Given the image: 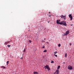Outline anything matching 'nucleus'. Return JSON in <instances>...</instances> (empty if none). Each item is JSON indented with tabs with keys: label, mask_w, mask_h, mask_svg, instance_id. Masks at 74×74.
Segmentation results:
<instances>
[{
	"label": "nucleus",
	"mask_w": 74,
	"mask_h": 74,
	"mask_svg": "<svg viewBox=\"0 0 74 74\" xmlns=\"http://www.w3.org/2000/svg\"><path fill=\"white\" fill-rule=\"evenodd\" d=\"M60 67V66H59L57 67V69H59V68Z\"/></svg>",
	"instance_id": "nucleus-13"
},
{
	"label": "nucleus",
	"mask_w": 74,
	"mask_h": 74,
	"mask_svg": "<svg viewBox=\"0 0 74 74\" xmlns=\"http://www.w3.org/2000/svg\"><path fill=\"white\" fill-rule=\"evenodd\" d=\"M47 52V50H45L43 52Z\"/></svg>",
	"instance_id": "nucleus-14"
},
{
	"label": "nucleus",
	"mask_w": 74,
	"mask_h": 74,
	"mask_svg": "<svg viewBox=\"0 0 74 74\" xmlns=\"http://www.w3.org/2000/svg\"><path fill=\"white\" fill-rule=\"evenodd\" d=\"M61 18H62V19H64L65 20H66V16H61Z\"/></svg>",
	"instance_id": "nucleus-6"
},
{
	"label": "nucleus",
	"mask_w": 74,
	"mask_h": 74,
	"mask_svg": "<svg viewBox=\"0 0 74 74\" xmlns=\"http://www.w3.org/2000/svg\"><path fill=\"white\" fill-rule=\"evenodd\" d=\"M68 69H69V70H71L73 69V68L72 67V66H71L69 65L68 66Z\"/></svg>",
	"instance_id": "nucleus-7"
},
{
	"label": "nucleus",
	"mask_w": 74,
	"mask_h": 74,
	"mask_svg": "<svg viewBox=\"0 0 74 74\" xmlns=\"http://www.w3.org/2000/svg\"><path fill=\"white\" fill-rule=\"evenodd\" d=\"M42 48H45V46H43V47H42Z\"/></svg>",
	"instance_id": "nucleus-23"
},
{
	"label": "nucleus",
	"mask_w": 74,
	"mask_h": 74,
	"mask_svg": "<svg viewBox=\"0 0 74 74\" xmlns=\"http://www.w3.org/2000/svg\"><path fill=\"white\" fill-rule=\"evenodd\" d=\"M20 59H23V58L21 57V58H20Z\"/></svg>",
	"instance_id": "nucleus-25"
},
{
	"label": "nucleus",
	"mask_w": 74,
	"mask_h": 74,
	"mask_svg": "<svg viewBox=\"0 0 74 74\" xmlns=\"http://www.w3.org/2000/svg\"><path fill=\"white\" fill-rule=\"evenodd\" d=\"M51 15H49V17H51Z\"/></svg>",
	"instance_id": "nucleus-27"
},
{
	"label": "nucleus",
	"mask_w": 74,
	"mask_h": 74,
	"mask_svg": "<svg viewBox=\"0 0 74 74\" xmlns=\"http://www.w3.org/2000/svg\"><path fill=\"white\" fill-rule=\"evenodd\" d=\"M49 13H51V12H49Z\"/></svg>",
	"instance_id": "nucleus-32"
},
{
	"label": "nucleus",
	"mask_w": 74,
	"mask_h": 74,
	"mask_svg": "<svg viewBox=\"0 0 74 74\" xmlns=\"http://www.w3.org/2000/svg\"><path fill=\"white\" fill-rule=\"evenodd\" d=\"M33 73L34 74H38V72H34Z\"/></svg>",
	"instance_id": "nucleus-10"
},
{
	"label": "nucleus",
	"mask_w": 74,
	"mask_h": 74,
	"mask_svg": "<svg viewBox=\"0 0 74 74\" xmlns=\"http://www.w3.org/2000/svg\"><path fill=\"white\" fill-rule=\"evenodd\" d=\"M70 45H71V44L70 43Z\"/></svg>",
	"instance_id": "nucleus-29"
},
{
	"label": "nucleus",
	"mask_w": 74,
	"mask_h": 74,
	"mask_svg": "<svg viewBox=\"0 0 74 74\" xmlns=\"http://www.w3.org/2000/svg\"><path fill=\"white\" fill-rule=\"evenodd\" d=\"M59 70L57 69L56 71V72H55V73H56V74H59Z\"/></svg>",
	"instance_id": "nucleus-8"
},
{
	"label": "nucleus",
	"mask_w": 74,
	"mask_h": 74,
	"mask_svg": "<svg viewBox=\"0 0 74 74\" xmlns=\"http://www.w3.org/2000/svg\"><path fill=\"white\" fill-rule=\"evenodd\" d=\"M56 23L57 24H59V25L61 24V21L60 20H57Z\"/></svg>",
	"instance_id": "nucleus-3"
},
{
	"label": "nucleus",
	"mask_w": 74,
	"mask_h": 74,
	"mask_svg": "<svg viewBox=\"0 0 74 74\" xmlns=\"http://www.w3.org/2000/svg\"><path fill=\"white\" fill-rule=\"evenodd\" d=\"M26 49H24L23 51V52H26Z\"/></svg>",
	"instance_id": "nucleus-15"
},
{
	"label": "nucleus",
	"mask_w": 74,
	"mask_h": 74,
	"mask_svg": "<svg viewBox=\"0 0 74 74\" xmlns=\"http://www.w3.org/2000/svg\"><path fill=\"white\" fill-rule=\"evenodd\" d=\"M45 68V69H46V68L48 70H51V69L49 67V66L47 65L44 67Z\"/></svg>",
	"instance_id": "nucleus-2"
},
{
	"label": "nucleus",
	"mask_w": 74,
	"mask_h": 74,
	"mask_svg": "<svg viewBox=\"0 0 74 74\" xmlns=\"http://www.w3.org/2000/svg\"><path fill=\"white\" fill-rule=\"evenodd\" d=\"M64 34L65 35V36H67V35L69 34V31L68 30L67 31H66V32L65 33V34Z\"/></svg>",
	"instance_id": "nucleus-5"
},
{
	"label": "nucleus",
	"mask_w": 74,
	"mask_h": 74,
	"mask_svg": "<svg viewBox=\"0 0 74 74\" xmlns=\"http://www.w3.org/2000/svg\"><path fill=\"white\" fill-rule=\"evenodd\" d=\"M63 63V64H64V63H65V62H64Z\"/></svg>",
	"instance_id": "nucleus-28"
},
{
	"label": "nucleus",
	"mask_w": 74,
	"mask_h": 74,
	"mask_svg": "<svg viewBox=\"0 0 74 74\" xmlns=\"http://www.w3.org/2000/svg\"><path fill=\"white\" fill-rule=\"evenodd\" d=\"M9 42H6L4 43V44L5 45H7Z\"/></svg>",
	"instance_id": "nucleus-9"
},
{
	"label": "nucleus",
	"mask_w": 74,
	"mask_h": 74,
	"mask_svg": "<svg viewBox=\"0 0 74 74\" xmlns=\"http://www.w3.org/2000/svg\"><path fill=\"white\" fill-rule=\"evenodd\" d=\"M51 63H54V62H53V61H51Z\"/></svg>",
	"instance_id": "nucleus-20"
},
{
	"label": "nucleus",
	"mask_w": 74,
	"mask_h": 74,
	"mask_svg": "<svg viewBox=\"0 0 74 74\" xmlns=\"http://www.w3.org/2000/svg\"><path fill=\"white\" fill-rule=\"evenodd\" d=\"M46 40V38H45L44 39V40Z\"/></svg>",
	"instance_id": "nucleus-31"
},
{
	"label": "nucleus",
	"mask_w": 74,
	"mask_h": 74,
	"mask_svg": "<svg viewBox=\"0 0 74 74\" xmlns=\"http://www.w3.org/2000/svg\"><path fill=\"white\" fill-rule=\"evenodd\" d=\"M46 42V44H49V42Z\"/></svg>",
	"instance_id": "nucleus-24"
},
{
	"label": "nucleus",
	"mask_w": 74,
	"mask_h": 74,
	"mask_svg": "<svg viewBox=\"0 0 74 74\" xmlns=\"http://www.w3.org/2000/svg\"><path fill=\"white\" fill-rule=\"evenodd\" d=\"M42 42H45V41L42 40Z\"/></svg>",
	"instance_id": "nucleus-26"
},
{
	"label": "nucleus",
	"mask_w": 74,
	"mask_h": 74,
	"mask_svg": "<svg viewBox=\"0 0 74 74\" xmlns=\"http://www.w3.org/2000/svg\"><path fill=\"white\" fill-rule=\"evenodd\" d=\"M8 47H11V45H8Z\"/></svg>",
	"instance_id": "nucleus-21"
},
{
	"label": "nucleus",
	"mask_w": 74,
	"mask_h": 74,
	"mask_svg": "<svg viewBox=\"0 0 74 74\" xmlns=\"http://www.w3.org/2000/svg\"><path fill=\"white\" fill-rule=\"evenodd\" d=\"M65 57H67V53H66L65 54Z\"/></svg>",
	"instance_id": "nucleus-17"
},
{
	"label": "nucleus",
	"mask_w": 74,
	"mask_h": 74,
	"mask_svg": "<svg viewBox=\"0 0 74 74\" xmlns=\"http://www.w3.org/2000/svg\"><path fill=\"white\" fill-rule=\"evenodd\" d=\"M29 42L30 43H31V42H32V41H31V40H29Z\"/></svg>",
	"instance_id": "nucleus-19"
},
{
	"label": "nucleus",
	"mask_w": 74,
	"mask_h": 74,
	"mask_svg": "<svg viewBox=\"0 0 74 74\" xmlns=\"http://www.w3.org/2000/svg\"><path fill=\"white\" fill-rule=\"evenodd\" d=\"M9 63V61H8L6 63H7V65H8V64Z\"/></svg>",
	"instance_id": "nucleus-12"
},
{
	"label": "nucleus",
	"mask_w": 74,
	"mask_h": 74,
	"mask_svg": "<svg viewBox=\"0 0 74 74\" xmlns=\"http://www.w3.org/2000/svg\"><path fill=\"white\" fill-rule=\"evenodd\" d=\"M1 68H2L3 69H5V66H1Z\"/></svg>",
	"instance_id": "nucleus-11"
},
{
	"label": "nucleus",
	"mask_w": 74,
	"mask_h": 74,
	"mask_svg": "<svg viewBox=\"0 0 74 74\" xmlns=\"http://www.w3.org/2000/svg\"><path fill=\"white\" fill-rule=\"evenodd\" d=\"M58 53L57 51H56L54 52V54H56V53Z\"/></svg>",
	"instance_id": "nucleus-16"
},
{
	"label": "nucleus",
	"mask_w": 74,
	"mask_h": 74,
	"mask_svg": "<svg viewBox=\"0 0 74 74\" xmlns=\"http://www.w3.org/2000/svg\"><path fill=\"white\" fill-rule=\"evenodd\" d=\"M61 25H64L65 26H67V24H66V22L65 21H61Z\"/></svg>",
	"instance_id": "nucleus-1"
},
{
	"label": "nucleus",
	"mask_w": 74,
	"mask_h": 74,
	"mask_svg": "<svg viewBox=\"0 0 74 74\" xmlns=\"http://www.w3.org/2000/svg\"><path fill=\"white\" fill-rule=\"evenodd\" d=\"M54 55L55 56H56V57H58V56H57V55L55 54Z\"/></svg>",
	"instance_id": "nucleus-22"
},
{
	"label": "nucleus",
	"mask_w": 74,
	"mask_h": 74,
	"mask_svg": "<svg viewBox=\"0 0 74 74\" xmlns=\"http://www.w3.org/2000/svg\"><path fill=\"white\" fill-rule=\"evenodd\" d=\"M60 45H61L60 44H59L58 45V47H60Z\"/></svg>",
	"instance_id": "nucleus-18"
},
{
	"label": "nucleus",
	"mask_w": 74,
	"mask_h": 74,
	"mask_svg": "<svg viewBox=\"0 0 74 74\" xmlns=\"http://www.w3.org/2000/svg\"><path fill=\"white\" fill-rule=\"evenodd\" d=\"M71 26H73V24H72V25H71Z\"/></svg>",
	"instance_id": "nucleus-30"
},
{
	"label": "nucleus",
	"mask_w": 74,
	"mask_h": 74,
	"mask_svg": "<svg viewBox=\"0 0 74 74\" xmlns=\"http://www.w3.org/2000/svg\"><path fill=\"white\" fill-rule=\"evenodd\" d=\"M69 18H70V21H72L73 20V16H72L71 14H69Z\"/></svg>",
	"instance_id": "nucleus-4"
}]
</instances>
